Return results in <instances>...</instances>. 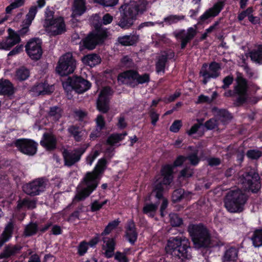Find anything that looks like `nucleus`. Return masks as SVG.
<instances>
[{
  "mask_svg": "<svg viewBox=\"0 0 262 262\" xmlns=\"http://www.w3.org/2000/svg\"><path fill=\"white\" fill-rule=\"evenodd\" d=\"M254 10L252 7H249L246 10L242 11L239 13L238 15V19L239 20H243L246 17L249 18V16L252 14Z\"/></svg>",
  "mask_w": 262,
  "mask_h": 262,
  "instance_id": "nucleus-54",
  "label": "nucleus"
},
{
  "mask_svg": "<svg viewBox=\"0 0 262 262\" xmlns=\"http://www.w3.org/2000/svg\"><path fill=\"white\" fill-rule=\"evenodd\" d=\"M54 11L48 7L46 9L43 26L51 36H56L63 33L66 31L63 18L61 17L53 18Z\"/></svg>",
  "mask_w": 262,
  "mask_h": 262,
  "instance_id": "nucleus-5",
  "label": "nucleus"
},
{
  "mask_svg": "<svg viewBox=\"0 0 262 262\" xmlns=\"http://www.w3.org/2000/svg\"><path fill=\"white\" fill-rule=\"evenodd\" d=\"M167 59V57L166 54L162 55L159 57L156 64L157 72L158 73L164 72Z\"/></svg>",
  "mask_w": 262,
  "mask_h": 262,
  "instance_id": "nucleus-46",
  "label": "nucleus"
},
{
  "mask_svg": "<svg viewBox=\"0 0 262 262\" xmlns=\"http://www.w3.org/2000/svg\"><path fill=\"white\" fill-rule=\"evenodd\" d=\"M40 144L47 149L52 150L56 147V139L52 134L46 133L43 134Z\"/></svg>",
  "mask_w": 262,
  "mask_h": 262,
  "instance_id": "nucleus-25",
  "label": "nucleus"
},
{
  "mask_svg": "<svg viewBox=\"0 0 262 262\" xmlns=\"http://www.w3.org/2000/svg\"><path fill=\"white\" fill-rule=\"evenodd\" d=\"M217 117L219 119L224 123L232 118V116L228 112L225 110H220L218 112Z\"/></svg>",
  "mask_w": 262,
  "mask_h": 262,
  "instance_id": "nucleus-50",
  "label": "nucleus"
},
{
  "mask_svg": "<svg viewBox=\"0 0 262 262\" xmlns=\"http://www.w3.org/2000/svg\"><path fill=\"white\" fill-rule=\"evenodd\" d=\"M41 41L38 38L30 40L26 46V50L28 55L34 60L39 59L42 55Z\"/></svg>",
  "mask_w": 262,
  "mask_h": 262,
  "instance_id": "nucleus-14",
  "label": "nucleus"
},
{
  "mask_svg": "<svg viewBox=\"0 0 262 262\" xmlns=\"http://www.w3.org/2000/svg\"><path fill=\"white\" fill-rule=\"evenodd\" d=\"M85 0H74L72 7V17L80 16L85 12Z\"/></svg>",
  "mask_w": 262,
  "mask_h": 262,
  "instance_id": "nucleus-27",
  "label": "nucleus"
},
{
  "mask_svg": "<svg viewBox=\"0 0 262 262\" xmlns=\"http://www.w3.org/2000/svg\"><path fill=\"white\" fill-rule=\"evenodd\" d=\"M13 230V224L11 221L6 226L5 230L0 237V247L11 237Z\"/></svg>",
  "mask_w": 262,
  "mask_h": 262,
  "instance_id": "nucleus-33",
  "label": "nucleus"
},
{
  "mask_svg": "<svg viewBox=\"0 0 262 262\" xmlns=\"http://www.w3.org/2000/svg\"><path fill=\"white\" fill-rule=\"evenodd\" d=\"M187 159V158H185L183 156H179L174 161V166H181ZM188 159L189 160L191 164L194 165H196L199 161L196 154L189 156Z\"/></svg>",
  "mask_w": 262,
  "mask_h": 262,
  "instance_id": "nucleus-38",
  "label": "nucleus"
},
{
  "mask_svg": "<svg viewBox=\"0 0 262 262\" xmlns=\"http://www.w3.org/2000/svg\"><path fill=\"white\" fill-rule=\"evenodd\" d=\"M169 217L170 223L172 226H179L182 223V219L176 214H170Z\"/></svg>",
  "mask_w": 262,
  "mask_h": 262,
  "instance_id": "nucleus-53",
  "label": "nucleus"
},
{
  "mask_svg": "<svg viewBox=\"0 0 262 262\" xmlns=\"http://www.w3.org/2000/svg\"><path fill=\"white\" fill-rule=\"evenodd\" d=\"M139 39L137 34H130L118 37V42L123 46H132L136 43Z\"/></svg>",
  "mask_w": 262,
  "mask_h": 262,
  "instance_id": "nucleus-31",
  "label": "nucleus"
},
{
  "mask_svg": "<svg viewBox=\"0 0 262 262\" xmlns=\"http://www.w3.org/2000/svg\"><path fill=\"white\" fill-rule=\"evenodd\" d=\"M82 61L84 64L93 67L100 63L101 58L98 55L92 54L84 56Z\"/></svg>",
  "mask_w": 262,
  "mask_h": 262,
  "instance_id": "nucleus-30",
  "label": "nucleus"
},
{
  "mask_svg": "<svg viewBox=\"0 0 262 262\" xmlns=\"http://www.w3.org/2000/svg\"><path fill=\"white\" fill-rule=\"evenodd\" d=\"M239 182L243 185L245 190L256 192L260 188L258 174L253 169L242 174L239 178Z\"/></svg>",
  "mask_w": 262,
  "mask_h": 262,
  "instance_id": "nucleus-10",
  "label": "nucleus"
},
{
  "mask_svg": "<svg viewBox=\"0 0 262 262\" xmlns=\"http://www.w3.org/2000/svg\"><path fill=\"white\" fill-rule=\"evenodd\" d=\"M173 167L170 165L164 166L161 174L156 176L151 196H154L158 199L162 198L164 190L167 189L168 186L172 180Z\"/></svg>",
  "mask_w": 262,
  "mask_h": 262,
  "instance_id": "nucleus-4",
  "label": "nucleus"
},
{
  "mask_svg": "<svg viewBox=\"0 0 262 262\" xmlns=\"http://www.w3.org/2000/svg\"><path fill=\"white\" fill-rule=\"evenodd\" d=\"M192 174L193 171L192 169L186 168L181 171L180 178H188L190 177Z\"/></svg>",
  "mask_w": 262,
  "mask_h": 262,
  "instance_id": "nucleus-61",
  "label": "nucleus"
},
{
  "mask_svg": "<svg viewBox=\"0 0 262 262\" xmlns=\"http://www.w3.org/2000/svg\"><path fill=\"white\" fill-rule=\"evenodd\" d=\"M99 155V152L97 150H95L94 151L91 153L86 158L87 164L91 165L95 159Z\"/></svg>",
  "mask_w": 262,
  "mask_h": 262,
  "instance_id": "nucleus-57",
  "label": "nucleus"
},
{
  "mask_svg": "<svg viewBox=\"0 0 262 262\" xmlns=\"http://www.w3.org/2000/svg\"><path fill=\"white\" fill-rule=\"evenodd\" d=\"M262 155V152L258 149H251L247 151V156L251 159H257Z\"/></svg>",
  "mask_w": 262,
  "mask_h": 262,
  "instance_id": "nucleus-52",
  "label": "nucleus"
},
{
  "mask_svg": "<svg viewBox=\"0 0 262 262\" xmlns=\"http://www.w3.org/2000/svg\"><path fill=\"white\" fill-rule=\"evenodd\" d=\"M159 204H146L143 208V212L144 214L149 217H154L157 212Z\"/></svg>",
  "mask_w": 262,
  "mask_h": 262,
  "instance_id": "nucleus-41",
  "label": "nucleus"
},
{
  "mask_svg": "<svg viewBox=\"0 0 262 262\" xmlns=\"http://www.w3.org/2000/svg\"><path fill=\"white\" fill-rule=\"evenodd\" d=\"M88 247L89 244L88 243L85 242H81L77 248L78 253L81 256L83 255L87 252Z\"/></svg>",
  "mask_w": 262,
  "mask_h": 262,
  "instance_id": "nucleus-55",
  "label": "nucleus"
},
{
  "mask_svg": "<svg viewBox=\"0 0 262 262\" xmlns=\"http://www.w3.org/2000/svg\"><path fill=\"white\" fill-rule=\"evenodd\" d=\"M253 245L255 247L262 246V229L256 230L251 238Z\"/></svg>",
  "mask_w": 262,
  "mask_h": 262,
  "instance_id": "nucleus-42",
  "label": "nucleus"
},
{
  "mask_svg": "<svg viewBox=\"0 0 262 262\" xmlns=\"http://www.w3.org/2000/svg\"><path fill=\"white\" fill-rule=\"evenodd\" d=\"M181 126V121L179 120H176L173 122V123L170 127V130L173 133H177L179 130Z\"/></svg>",
  "mask_w": 262,
  "mask_h": 262,
  "instance_id": "nucleus-58",
  "label": "nucleus"
},
{
  "mask_svg": "<svg viewBox=\"0 0 262 262\" xmlns=\"http://www.w3.org/2000/svg\"><path fill=\"white\" fill-rule=\"evenodd\" d=\"M112 95V91L108 87H104L101 90L97 102V107L100 112H107L109 109V100Z\"/></svg>",
  "mask_w": 262,
  "mask_h": 262,
  "instance_id": "nucleus-16",
  "label": "nucleus"
},
{
  "mask_svg": "<svg viewBox=\"0 0 262 262\" xmlns=\"http://www.w3.org/2000/svg\"><path fill=\"white\" fill-rule=\"evenodd\" d=\"M233 78L232 76H227L223 80L224 85H223V88L224 89H226L233 82Z\"/></svg>",
  "mask_w": 262,
  "mask_h": 262,
  "instance_id": "nucleus-64",
  "label": "nucleus"
},
{
  "mask_svg": "<svg viewBox=\"0 0 262 262\" xmlns=\"http://www.w3.org/2000/svg\"><path fill=\"white\" fill-rule=\"evenodd\" d=\"M126 236L128 241L132 244H134L137 240V233L135 230V226L133 221H129L128 222Z\"/></svg>",
  "mask_w": 262,
  "mask_h": 262,
  "instance_id": "nucleus-28",
  "label": "nucleus"
},
{
  "mask_svg": "<svg viewBox=\"0 0 262 262\" xmlns=\"http://www.w3.org/2000/svg\"><path fill=\"white\" fill-rule=\"evenodd\" d=\"M36 12L37 8L36 6H32L30 9L28 13L27 14L26 19L23 22V28L19 31L20 34L25 35L28 32L29 27L34 19Z\"/></svg>",
  "mask_w": 262,
  "mask_h": 262,
  "instance_id": "nucleus-22",
  "label": "nucleus"
},
{
  "mask_svg": "<svg viewBox=\"0 0 262 262\" xmlns=\"http://www.w3.org/2000/svg\"><path fill=\"white\" fill-rule=\"evenodd\" d=\"M220 67L219 64L212 62L209 67L207 64H203L200 71V74L203 77L204 79L203 82L206 84L208 80L211 78H216L219 75V70Z\"/></svg>",
  "mask_w": 262,
  "mask_h": 262,
  "instance_id": "nucleus-18",
  "label": "nucleus"
},
{
  "mask_svg": "<svg viewBox=\"0 0 262 262\" xmlns=\"http://www.w3.org/2000/svg\"><path fill=\"white\" fill-rule=\"evenodd\" d=\"M136 71H127L118 76V81L119 83L128 85L131 87H135Z\"/></svg>",
  "mask_w": 262,
  "mask_h": 262,
  "instance_id": "nucleus-21",
  "label": "nucleus"
},
{
  "mask_svg": "<svg viewBox=\"0 0 262 262\" xmlns=\"http://www.w3.org/2000/svg\"><path fill=\"white\" fill-rule=\"evenodd\" d=\"M62 85L66 90L73 89L78 93H82L90 89L91 84L81 77H74L68 78L67 81L62 82Z\"/></svg>",
  "mask_w": 262,
  "mask_h": 262,
  "instance_id": "nucleus-11",
  "label": "nucleus"
},
{
  "mask_svg": "<svg viewBox=\"0 0 262 262\" xmlns=\"http://www.w3.org/2000/svg\"><path fill=\"white\" fill-rule=\"evenodd\" d=\"M237 256V249L235 248L231 247L225 251L222 257V261L223 262H234L236 261Z\"/></svg>",
  "mask_w": 262,
  "mask_h": 262,
  "instance_id": "nucleus-29",
  "label": "nucleus"
},
{
  "mask_svg": "<svg viewBox=\"0 0 262 262\" xmlns=\"http://www.w3.org/2000/svg\"><path fill=\"white\" fill-rule=\"evenodd\" d=\"M107 36V32L106 29H100L96 33H91L83 40L84 47L90 50L95 48L96 45L102 42Z\"/></svg>",
  "mask_w": 262,
  "mask_h": 262,
  "instance_id": "nucleus-13",
  "label": "nucleus"
},
{
  "mask_svg": "<svg viewBox=\"0 0 262 262\" xmlns=\"http://www.w3.org/2000/svg\"><path fill=\"white\" fill-rule=\"evenodd\" d=\"M21 249V247L17 245H9L0 253V258H8L17 253Z\"/></svg>",
  "mask_w": 262,
  "mask_h": 262,
  "instance_id": "nucleus-34",
  "label": "nucleus"
},
{
  "mask_svg": "<svg viewBox=\"0 0 262 262\" xmlns=\"http://www.w3.org/2000/svg\"><path fill=\"white\" fill-rule=\"evenodd\" d=\"M247 82L241 77L237 78V85L235 87V92L239 95V101H244L246 99Z\"/></svg>",
  "mask_w": 262,
  "mask_h": 262,
  "instance_id": "nucleus-24",
  "label": "nucleus"
},
{
  "mask_svg": "<svg viewBox=\"0 0 262 262\" xmlns=\"http://www.w3.org/2000/svg\"><path fill=\"white\" fill-rule=\"evenodd\" d=\"M106 203V201L102 202H99L97 201H94L91 205V210L92 211H96L99 210L104 204Z\"/></svg>",
  "mask_w": 262,
  "mask_h": 262,
  "instance_id": "nucleus-59",
  "label": "nucleus"
},
{
  "mask_svg": "<svg viewBox=\"0 0 262 262\" xmlns=\"http://www.w3.org/2000/svg\"><path fill=\"white\" fill-rule=\"evenodd\" d=\"M76 67V61L72 53H67L61 56L56 67V72L60 76H66L72 73Z\"/></svg>",
  "mask_w": 262,
  "mask_h": 262,
  "instance_id": "nucleus-9",
  "label": "nucleus"
},
{
  "mask_svg": "<svg viewBox=\"0 0 262 262\" xmlns=\"http://www.w3.org/2000/svg\"><path fill=\"white\" fill-rule=\"evenodd\" d=\"M46 182L42 179H36L23 186L24 191L30 195H38L44 191L46 186Z\"/></svg>",
  "mask_w": 262,
  "mask_h": 262,
  "instance_id": "nucleus-15",
  "label": "nucleus"
},
{
  "mask_svg": "<svg viewBox=\"0 0 262 262\" xmlns=\"http://www.w3.org/2000/svg\"><path fill=\"white\" fill-rule=\"evenodd\" d=\"M36 207V202L33 200H29L25 199L18 203L17 208L20 209L22 208H27L29 209H33Z\"/></svg>",
  "mask_w": 262,
  "mask_h": 262,
  "instance_id": "nucleus-45",
  "label": "nucleus"
},
{
  "mask_svg": "<svg viewBox=\"0 0 262 262\" xmlns=\"http://www.w3.org/2000/svg\"><path fill=\"white\" fill-rule=\"evenodd\" d=\"M251 59L254 62L262 64V45L250 53Z\"/></svg>",
  "mask_w": 262,
  "mask_h": 262,
  "instance_id": "nucleus-39",
  "label": "nucleus"
},
{
  "mask_svg": "<svg viewBox=\"0 0 262 262\" xmlns=\"http://www.w3.org/2000/svg\"><path fill=\"white\" fill-rule=\"evenodd\" d=\"M135 77L136 86L138 84H142L144 83H148L150 80L149 75L147 73L140 75L137 72H136Z\"/></svg>",
  "mask_w": 262,
  "mask_h": 262,
  "instance_id": "nucleus-44",
  "label": "nucleus"
},
{
  "mask_svg": "<svg viewBox=\"0 0 262 262\" xmlns=\"http://www.w3.org/2000/svg\"><path fill=\"white\" fill-rule=\"evenodd\" d=\"M115 258L119 262H128V259L125 254L117 252L115 254Z\"/></svg>",
  "mask_w": 262,
  "mask_h": 262,
  "instance_id": "nucleus-62",
  "label": "nucleus"
},
{
  "mask_svg": "<svg viewBox=\"0 0 262 262\" xmlns=\"http://www.w3.org/2000/svg\"><path fill=\"white\" fill-rule=\"evenodd\" d=\"M188 230L196 247H207L209 245L210 235L206 228L202 224L190 225Z\"/></svg>",
  "mask_w": 262,
  "mask_h": 262,
  "instance_id": "nucleus-7",
  "label": "nucleus"
},
{
  "mask_svg": "<svg viewBox=\"0 0 262 262\" xmlns=\"http://www.w3.org/2000/svg\"><path fill=\"white\" fill-rule=\"evenodd\" d=\"M8 31V35L6 39L0 43V49L9 50L21 41L19 35L12 29L9 28Z\"/></svg>",
  "mask_w": 262,
  "mask_h": 262,
  "instance_id": "nucleus-19",
  "label": "nucleus"
},
{
  "mask_svg": "<svg viewBox=\"0 0 262 262\" xmlns=\"http://www.w3.org/2000/svg\"><path fill=\"white\" fill-rule=\"evenodd\" d=\"M119 223L120 221L118 220L110 222L101 234L103 236L102 250L107 258H111L113 256L116 243L114 238L105 237V236L111 233L118 226Z\"/></svg>",
  "mask_w": 262,
  "mask_h": 262,
  "instance_id": "nucleus-8",
  "label": "nucleus"
},
{
  "mask_svg": "<svg viewBox=\"0 0 262 262\" xmlns=\"http://www.w3.org/2000/svg\"><path fill=\"white\" fill-rule=\"evenodd\" d=\"M15 145L23 153L33 155L37 150V144L32 140L26 139H19L17 140Z\"/></svg>",
  "mask_w": 262,
  "mask_h": 262,
  "instance_id": "nucleus-17",
  "label": "nucleus"
},
{
  "mask_svg": "<svg viewBox=\"0 0 262 262\" xmlns=\"http://www.w3.org/2000/svg\"><path fill=\"white\" fill-rule=\"evenodd\" d=\"M127 135L126 132L122 134H114L111 135L107 139V143L111 145H118V143L122 141Z\"/></svg>",
  "mask_w": 262,
  "mask_h": 262,
  "instance_id": "nucleus-40",
  "label": "nucleus"
},
{
  "mask_svg": "<svg viewBox=\"0 0 262 262\" xmlns=\"http://www.w3.org/2000/svg\"><path fill=\"white\" fill-rule=\"evenodd\" d=\"M30 75L29 70L25 68L19 69L16 72V77L19 80H25Z\"/></svg>",
  "mask_w": 262,
  "mask_h": 262,
  "instance_id": "nucleus-47",
  "label": "nucleus"
},
{
  "mask_svg": "<svg viewBox=\"0 0 262 262\" xmlns=\"http://www.w3.org/2000/svg\"><path fill=\"white\" fill-rule=\"evenodd\" d=\"M37 230V226L36 224H30L26 227L24 235L26 236H31L36 233Z\"/></svg>",
  "mask_w": 262,
  "mask_h": 262,
  "instance_id": "nucleus-49",
  "label": "nucleus"
},
{
  "mask_svg": "<svg viewBox=\"0 0 262 262\" xmlns=\"http://www.w3.org/2000/svg\"><path fill=\"white\" fill-rule=\"evenodd\" d=\"M224 6L223 2H219L212 8L208 9L200 16V20L205 21L211 17H214L219 14Z\"/></svg>",
  "mask_w": 262,
  "mask_h": 262,
  "instance_id": "nucleus-23",
  "label": "nucleus"
},
{
  "mask_svg": "<svg viewBox=\"0 0 262 262\" xmlns=\"http://www.w3.org/2000/svg\"><path fill=\"white\" fill-rule=\"evenodd\" d=\"M247 200V195L241 190H231L226 195L225 206L230 212H239L243 210Z\"/></svg>",
  "mask_w": 262,
  "mask_h": 262,
  "instance_id": "nucleus-6",
  "label": "nucleus"
},
{
  "mask_svg": "<svg viewBox=\"0 0 262 262\" xmlns=\"http://www.w3.org/2000/svg\"><path fill=\"white\" fill-rule=\"evenodd\" d=\"M219 124L216 119H211L206 122L205 126L208 129H212L215 128Z\"/></svg>",
  "mask_w": 262,
  "mask_h": 262,
  "instance_id": "nucleus-60",
  "label": "nucleus"
},
{
  "mask_svg": "<svg viewBox=\"0 0 262 262\" xmlns=\"http://www.w3.org/2000/svg\"><path fill=\"white\" fill-rule=\"evenodd\" d=\"M94 1L105 7H112L116 5L118 0H94Z\"/></svg>",
  "mask_w": 262,
  "mask_h": 262,
  "instance_id": "nucleus-56",
  "label": "nucleus"
},
{
  "mask_svg": "<svg viewBox=\"0 0 262 262\" xmlns=\"http://www.w3.org/2000/svg\"><path fill=\"white\" fill-rule=\"evenodd\" d=\"M25 0H12L10 5L6 8V13L10 14L12 10L16 9L24 5Z\"/></svg>",
  "mask_w": 262,
  "mask_h": 262,
  "instance_id": "nucleus-43",
  "label": "nucleus"
},
{
  "mask_svg": "<svg viewBox=\"0 0 262 262\" xmlns=\"http://www.w3.org/2000/svg\"><path fill=\"white\" fill-rule=\"evenodd\" d=\"M190 250L189 241L183 236L170 238L165 247L166 253L178 262H189L191 258Z\"/></svg>",
  "mask_w": 262,
  "mask_h": 262,
  "instance_id": "nucleus-2",
  "label": "nucleus"
},
{
  "mask_svg": "<svg viewBox=\"0 0 262 262\" xmlns=\"http://www.w3.org/2000/svg\"><path fill=\"white\" fill-rule=\"evenodd\" d=\"M147 2L145 0L130 2L129 4L122 5L120 11L121 18L118 24L123 29L130 27L139 13H142L146 9Z\"/></svg>",
  "mask_w": 262,
  "mask_h": 262,
  "instance_id": "nucleus-3",
  "label": "nucleus"
},
{
  "mask_svg": "<svg viewBox=\"0 0 262 262\" xmlns=\"http://www.w3.org/2000/svg\"><path fill=\"white\" fill-rule=\"evenodd\" d=\"M185 18V16L183 15H171L164 18V21L168 25L177 23L179 21Z\"/></svg>",
  "mask_w": 262,
  "mask_h": 262,
  "instance_id": "nucleus-48",
  "label": "nucleus"
},
{
  "mask_svg": "<svg viewBox=\"0 0 262 262\" xmlns=\"http://www.w3.org/2000/svg\"><path fill=\"white\" fill-rule=\"evenodd\" d=\"M106 167V161L102 158L98 161L93 171L86 173L76 188L73 203L84 200L94 191Z\"/></svg>",
  "mask_w": 262,
  "mask_h": 262,
  "instance_id": "nucleus-1",
  "label": "nucleus"
},
{
  "mask_svg": "<svg viewBox=\"0 0 262 262\" xmlns=\"http://www.w3.org/2000/svg\"><path fill=\"white\" fill-rule=\"evenodd\" d=\"M49 115L53 118L54 120H58L61 116V110L56 106L52 107L50 108Z\"/></svg>",
  "mask_w": 262,
  "mask_h": 262,
  "instance_id": "nucleus-51",
  "label": "nucleus"
},
{
  "mask_svg": "<svg viewBox=\"0 0 262 262\" xmlns=\"http://www.w3.org/2000/svg\"><path fill=\"white\" fill-rule=\"evenodd\" d=\"M68 132L74 137V139L79 142L86 137V134L83 130H79V128L74 126H70L68 128Z\"/></svg>",
  "mask_w": 262,
  "mask_h": 262,
  "instance_id": "nucleus-37",
  "label": "nucleus"
},
{
  "mask_svg": "<svg viewBox=\"0 0 262 262\" xmlns=\"http://www.w3.org/2000/svg\"><path fill=\"white\" fill-rule=\"evenodd\" d=\"M89 146V144H84L80 147L76 148L73 150L65 149L62 152L65 165L70 166L78 162L81 156Z\"/></svg>",
  "mask_w": 262,
  "mask_h": 262,
  "instance_id": "nucleus-12",
  "label": "nucleus"
},
{
  "mask_svg": "<svg viewBox=\"0 0 262 262\" xmlns=\"http://www.w3.org/2000/svg\"><path fill=\"white\" fill-rule=\"evenodd\" d=\"M96 130L93 131L90 135V138L92 140H94L97 137L100 136V130L104 127L105 122L104 119L102 116H98L96 119Z\"/></svg>",
  "mask_w": 262,
  "mask_h": 262,
  "instance_id": "nucleus-36",
  "label": "nucleus"
},
{
  "mask_svg": "<svg viewBox=\"0 0 262 262\" xmlns=\"http://www.w3.org/2000/svg\"><path fill=\"white\" fill-rule=\"evenodd\" d=\"M23 46L21 45L16 46L12 51L8 54L9 56L16 55L23 50Z\"/></svg>",
  "mask_w": 262,
  "mask_h": 262,
  "instance_id": "nucleus-63",
  "label": "nucleus"
},
{
  "mask_svg": "<svg viewBox=\"0 0 262 262\" xmlns=\"http://www.w3.org/2000/svg\"><path fill=\"white\" fill-rule=\"evenodd\" d=\"M196 33V29L192 27L189 28L187 31L181 30L175 34L177 38L181 39V48L184 49L187 43L192 39Z\"/></svg>",
  "mask_w": 262,
  "mask_h": 262,
  "instance_id": "nucleus-20",
  "label": "nucleus"
},
{
  "mask_svg": "<svg viewBox=\"0 0 262 262\" xmlns=\"http://www.w3.org/2000/svg\"><path fill=\"white\" fill-rule=\"evenodd\" d=\"M192 194L190 192H185L183 189H179L174 191L172 195V200L174 202L180 201L183 199L189 200Z\"/></svg>",
  "mask_w": 262,
  "mask_h": 262,
  "instance_id": "nucleus-32",
  "label": "nucleus"
},
{
  "mask_svg": "<svg viewBox=\"0 0 262 262\" xmlns=\"http://www.w3.org/2000/svg\"><path fill=\"white\" fill-rule=\"evenodd\" d=\"M53 91V86L49 85L46 83H40L34 86L31 90L32 95L38 96L40 95H45L51 93Z\"/></svg>",
  "mask_w": 262,
  "mask_h": 262,
  "instance_id": "nucleus-26",
  "label": "nucleus"
},
{
  "mask_svg": "<svg viewBox=\"0 0 262 262\" xmlns=\"http://www.w3.org/2000/svg\"><path fill=\"white\" fill-rule=\"evenodd\" d=\"M13 92V88L11 82L8 80H0V94L11 95Z\"/></svg>",
  "mask_w": 262,
  "mask_h": 262,
  "instance_id": "nucleus-35",
  "label": "nucleus"
}]
</instances>
